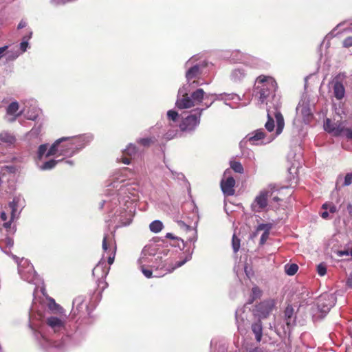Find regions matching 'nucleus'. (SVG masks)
<instances>
[{"label": "nucleus", "instance_id": "obj_61", "mask_svg": "<svg viewBox=\"0 0 352 352\" xmlns=\"http://www.w3.org/2000/svg\"><path fill=\"white\" fill-rule=\"evenodd\" d=\"M211 94L212 95V96H210L208 98L204 99V100H210V102L212 100L215 99L216 98V96L217 94Z\"/></svg>", "mask_w": 352, "mask_h": 352}, {"label": "nucleus", "instance_id": "obj_16", "mask_svg": "<svg viewBox=\"0 0 352 352\" xmlns=\"http://www.w3.org/2000/svg\"><path fill=\"white\" fill-rule=\"evenodd\" d=\"M336 298L333 294H324L320 296L318 301V309L322 314L326 315L335 305Z\"/></svg>", "mask_w": 352, "mask_h": 352}, {"label": "nucleus", "instance_id": "obj_6", "mask_svg": "<svg viewBox=\"0 0 352 352\" xmlns=\"http://www.w3.org/2000/svg\"><path fill=\"white\" fill-rule=\"evenodd\" d=\"M197 60V56H194L186 63L185 67L188 68L186 72V84L179 89V94H186V92L204 84V80L199 78L204 65L200 63L195 64Z\"/></svg>", "mask_w": 352, "mask_h": 352}, {"label": "nucleus", "instance_id": "obj_21", "mask_svg": "<svg viewBox=\"0 0 352 352\" xmlns=\"http://www.w3.org/2000/svg\"><path fill=\"white\" fill-rule=\"evenodd\" d=\"M21 111H19V103L17 102H12L6 108L4 119L7 122H12L21 115Z\"/></svg>", "mask_w": 352, "mask_h": 352}, {"label": "nucleus", "instance_id": "obj_44", "mask_svg": "<svg viewBox=\"0 0 352 352\" xmlns=\"http://www.w3.org/2000/svg\"><path fill=\"white\" fill-rule=\"evenodd\" d=\"M252 295L253 299L259 298L261 296V290L257 286H254L252 289Z\"/></svg>", "mask_w": 352, "mask_h": 352}, {"label": "nucleus", "instance_id": "obj_63", "mask_svg": "<svg viewBox=\"0 0 352 352\" xmlns=\"http://www.w3.org/2000/svg\"><path fill=\"white\" fill-rule=\"evenodd\" d=\"M166 237L167 239H175V236H173V234H171V233H167V234H166Z\"/></svg>", "mask_w": 352, "mask_h": 352}, {"label": "nucleus", "instance_id": "obj_14", "mask_svg": "<svg viewBox=\"0 0 352 352\" xmlns=\"http://www.w3.org/2000/svg\"><path fill=\"white\" fill-rule=\"evenodd\" d=\"M67 319V314L59 316H50L46 318L45 322L54 333H58L65 330Z\"/></svg>", "mask_w": 352, "mask_h": 352}, {"label": "nucleus", "instance_id": "obj_39", "mask_svg": "<svg viewBox=\"0 0 352 352\" xmlns=\"http://www.w3.org/2000/svg\"><path fill=\"white\" fill-rule=\"evenodd\" d=\"M232 246L235 253L237 252L240 248V239H238L234 234L232 236Z\"/></svg>", "mask_w": 352, "mask_h": 352}, {"label": "nucleus", "instance_id": "obj_64", "mask_svg": "<svg viewBox=\"0 0 352 352\" xmlns=\"http://www.w3.org/2000/svg\"><path fill=\"white\" fill-rule=\"evenodd\" d=\"M65 163L69 164V166H74V162L73 160H66Z\"/></svg>", "mask_w": 352, "mask_h": 352}, {"label": "nucleus", "instance_id": "obj_18", "mask_svg": "<svg viewBox=\"0 0 352 352\" xmlns=\"http://www.w3.org/2000/svg\"><path fill=\"white\" fill-rule=\"evenodd\" d=\"M230 170L227 169L223 173V177L221 181V188L224 195L231 196L234 194V187L235 179L230 175Z\"/></svg>", "mask_w": 352, "mask_h": 352}, {"label": "nucleus", "instance_id": "obj_19", "mask_svg": "<svg viewBox=\"0 0 352 352\" xmlns=\"http://www.w3.org/2000/svg\"><path fill=\"white\" fill-rule=\"evenodd\" d=\"M276 304V300L271 298L261 302L256 306V311L259 318H267L275 308Z\"/></svg>", "mask_w": 352, "mask_h": 352}, {"label": "nucleus", "instance_id": "obj_48", "mask_svg": "<svg viewBox=\"0 0 352 352\" xmlns=\"http://www.w3.org/2000/svg\"><path fill=\"white\" fill-rule=\"evenodd\" d=\"M351 184H352V173H348L346 175V176L344 177L343 186H349Z\"/></svg>", "mask_w": 352, "mask_h": 352}, {"label": "nucleus", "instance_id": "obj_33", "mask_svg": "<svg viewBox=\"0 0 352 352\" xmlns=\"http://www.w3.org/2000/svg\"><path fill=\"white\" fill-rule=\"evenodd\" d=\"M156 142L155 137H147L143 138H139L137 140V143L144 147H148L150 145L154 144Z\"/></svg>", "mask_w": 352, "mask_h": 352}, {"label": "nucleus", "instance_id": "obj_52", "mask_svg": "<svg viewBox=\"0 0 352 352\" xmlns=\"http://www.w3.org/2000/svg\"><path fill=\"white\" fill-rule=\"evenodd\" d=\"M343 45L346 47L352 46V36L345 38L343 41Z\"/></svg>", "mask_w": 352, "mask_h": 352}, {"label": "nucleus", "instance_id": "obj_36", "mask_svg": "<svg viewBox=\"0 0 352 352\" xmlns=\"http://www.w3.org/2000/svg\"><path fill=\"white\" fill-rule=\"evenodd\" d=\"M298 270V266L295 264H287L285 265V272L289 276L294 275Z\"/></svg>", "mask_w": 352, "mask_h": 352}, {"label": "nucleus", "instance_id": "obj_32", "mask_svg": "<svg viewBox=\"0 0 352 352\" xmlns=\"http://www.w3.org/2000/svg\"><path fill=\"white\" fill-rule=\"evenodd\" d=\"M19 203V199H14L9 204V208L11 210V219L13 220L19 217V212H17V206Z\"/></svg>", "mask_w": 352, "mask_h": 352}, {"label": "nucleus", "instance_id": "obj_43", "mask_svg": "<svg viewBox=\"0 0 352 352\" xmlns=\"http://www.w3.org/2000/svg\"><path fill=\"white\" fill-rule=\"evenodd\" d=\"M8 216L6 212H2L0 216V220L3 222V226L6 228H9L10 227V221H7Z\"/></svg>", "mask_w": 352, "mask_h": 352}, {"label": "nucleus", "instance_id": "obj_57", "mask_svg": "<svg viewBox=\"0 0 352 352\" xmlns=\"http://www.w3.org/2000/svg\"><path fill=\"white\" fill-rule=\"evenodd\" d=\"M7 48H8L7 46L0 47V58L4 55L5 52L6 51Z\"/></svg>", "mask_w": 352, "mask_h": 352}, {"label": "nucleus", "instance_id": "obj_53", "mask_svg": "<svg viewBox=\"0 0 352 352\" xmlns=\"http://www.w3.org/2000/svg\"><path fill=\"white\" fill-rule=\"evenodd\" d=\"M246 352H263V349L259 347L250 348L245 346Z\"/></svg>", "mask_w": 352, "mask_h": 352}, {"label": "nucleus", "instance_id": "obj_41", "mask_svg": "<svg viewBox=\"0 0 352 352\" xmlns=\"http://www.w3.org/2000/svg\"><path fill=\"white\" fill-rule=\"evenodd\" d=\"M166 166L170 170L173 179L178 180H184L185 179V176L183 173L173 170L168 166Z\"/></svg>", "mask_w": 352, "mask_h": 352}, {"label": "nucleus", "instance_id": "obj_22", "mask_svg": "<svg viewBox=\"0 0 352 352\" xmlns=\"http://www.w3.org/2000/svg\"><path fill=\"white\" fill-rule=\"evenodd\" d=\"M284 320L286 323L287 328L290 331L291 329L296 325V314L294 307L289 305L284 311Z\"/></svg>", "mask_w": 352, "mask_h": 352}, {"label": "nucleus", "instance_id": "obj_27", "mask_svg": "<svg viewBox=\"0 0 352 352\" xmlns=\"http://www.w3.org/2000/svg\"><path fill=\"white\" fill-rule=\"evenodd\" d=\"M34 336H35V338L37 340L38 342L39 343V344L43 348H47L49 346H54V347H56L58 349L63 348V346L59 344L52 343L48 338H47L45 336H44L41 332L35 331Z\"/></svg>", "mask_w": 352, "mask_h": 352}, {"label": "nucleus", "instance_id": "obj_3", "mask_svg": "<svg viewBox=\"0 0 352 352\" xmlns=\"http://www.w3.org/2000/svg\"><path fill=\"white\" fill-rule=\"evenodd\" d=\"M23 118L35 122L34 126L26 133L23 140L27 151L30 154L40 142L39 135L43 125L42 110L38 107L36 100L30 98L23 101Z\"/></svg>", "mask_w": 352, "mask_h": 352}, {"label": "nucleus", "instance_id": "obj_17", "mask_svg": "<svg viewBox=\"0 0 352 352\" xmlns=\"http://www.w3.org/2000/svg\"><path fill=\"white\" fill-rule=\"evenodd\" d=\"M102 250L104 253L108 254V263L109 265L113 264L116 252V246L113 238L109 234H105L103 237Z\"/></svg>", "mask_w": 352, "mask_h": 352}, {"label": "nucleus", "instance_id": "obj_28", "mask_svg": "<svg viewBox=\"0 0 352 352\" xmlns=\"http://www.w3.org/2000/svg\"><path fill=\"white\" fill-rule=\"evenodd\" d=\"M85 298L83 296H80L75 298L73 300V307L71 314L73 316L78 315L84 307Z\"/></svg>", "mask_w": 352, "mask_h": 352}, {"label": "nucleus", "instance_id": "obj_38", "mask_svg": "<svg viewBox=\"0 0 352 352\" xmlns=\"http://www.w3.org/2000/svg\"><path fill=\"white\" fill-rule=\"evenodd\" d=\"M231 168L236 173H243V167L242 164L239 162H230Z\"/></svg>", "mask_w": 352, "mask_h": 352}, {"label": "nucleus", "instance_id": "obj_7", "mask_svg": "<svg viewBox=\"0 0 352 352\" xmlns=\"http://www.w3.org/2000/svg\"><path fill=\"white\" fill-rule=\"evenodd\" d=\"M189 92L186 94H179L176 101V106L180 109H188L202 103L204 99L208 98L212 95L206 94L202 89H197L188 96Z\"/></svg>", "mask_w": 352, "mask_h": 352}, {"label": "nucleus", "instance_id": "obj_24", "mask_svg": "<svg viewBox=\"0 0 352 352\" xmlns=\"http://www.w3.org/2000/svg\"><path fill=\"white\" fill-rule=\"evenodd\" d=\"M331 87L333 90V96L338 100L344 98L345 94V89L343 84L339 81L338 77H336L331 82Z\"/></svg>", "mask_w": 352, "mask_h": 352}, {"label": "nucleus", "instance_id": "obj_23", "mask_svg": "<svg viewBox=\"0 0 352 352\" xmlns=\"http://www.w3.org/2000/svg\"><path fill=\"white\" fill-rule=\"evenodd\" d=\"M244 315L245 313L242 308L236 309L235 313L236 322L238 327V330L240 332L245 331L249 324L246 316Z\"/></svg>", "mask_w": 352, "mask_h": 352}, {"label": "nucleus", "instance_id": "obj_9", "mask_svg": "<svg viewBox=\"0 0 352 352\" xmlns=\"http://www.w3.org/2000/svg\"><path fill=\"white\" fill-rule=\"evenodd\" d=\"M206 109V106L204 108H197L191 113L183 118L179 124V129L182 131L186 133L194 132L200 124L201 117L203 111Z\"/></svg>", "mask_w": 352, "mask_h": 352}, {"label": "nucleus", "instance_id": "obj_12", "mask_svg": "<svg viewBox=\"0 0 352 352\" xmlns=\"http://www.w3.org/2000/svg\"><path fill=\"white\" fill-rule=\"evenodd\" d=\"M324 129L326 131L334 136H344L352 140V126L345 128L342 123H333L329 118L324 122Z\"/></svg>", "mask_w": 352, "mask_h": 352}, {"label": "nucleus", "instance_id": "obj_59", "mask_svg": "<svg viewBox=\"0 0 352 352\" xmlns=\"http://www.w3.org/2000/svg\"><path fill=\"white\" fill-rule=\"evenodd\" d=\"M29 47L28 43L25 41V36H23V52Z\"/></svg>", "mask_w": 352, "mask_h": 352}, {"label": "nucleus", "instance_id": "obj_54", "mask_svg": "<svg viewBox=\"0 0 352 352\" xmlns=\"http://www.w3.org/2000/svg\"><path fill=\"white\" fill-rule=\"evenodd\" d=\"M338 255L340 256H348L350 255V252H349L348 250L339 251L338 252Z\"/></svg>", "mask_w": 352, "mask_h": 352}, {"label": "nucleus", "instance_id": "obj_35", "mask_svg": "<svg viewBox=\"0 0 352 352\" xmlns=\"http://www.w3.org/2000/svg\"><path fill=\"white\" fill-rule=\"evenodd\" d=\"M179 226L182 228H184L187 231H192V234H193V236L192 237H190L188 239V240L190 241H193V242H195L197 241V230H192L189 226L186 225L184 222L183 221H179Z\"/></svg>", "mask_w": 352, "mask_h": 352}, {"label": "nucleus", "instance_id": "obj_30", "mask_svg": "<svg viewBox=\"0 0 352 352\" xmlns=\"http://www.w3.org/2000/svg\"><path fill=\"white\" fill-rule=\"evenodd\" d=\"M48 307L51 311H54V313L58 315L65 316V314H67L65 310L60 305L57 304L52 298H49Z\"/></svg>", "mask_w": 352, "mask_h": 352}, {"label": "nucleus", "instance_id": "obj_11", "mask_svg": "<svg viewBox=\"0 0 352 352\" xmlns=\"http://www.w3.org/2000/svg\"><path fill=\"white\" fill-rule=\"evenodd\" d=\"M313 118L312 110L311 109L309 101L306 99H302L297 107L296 115L294 118V123H305L308 124Z\"/></svg>", "mask_w": 352, "mask_h": 352}, {"label": "nucleus", "instance_id": "obj_26", "mask_svg": "<svg viewBox=\"0 0 352 352\" xmlns=\"http://www.w3.org/2000/svg\"><path fill=\"white\" fill-rule=\"evenodd\" d=\"M279 111L278 108V104H276L274 109H272L270 107L267 108V121L265 124V129L267 130V133H274L273 131L274 129V121L273 119V116L275 117L274 113L276 111Z\"/></svg>", "mask_w": 352, "mask_h": 352}, {"label": "nucleus", "instance_id": "obj_45", "mask_svg": "<svg viewBox=\"0 0 352 352\" xmlns=\"http://www.w3.org/2000/svg\"><path fill=\"white\" fill-rule=\"evenodd\" d=\"M178 133V131L177 129L175 130H169L165 135V138L167 140H171L177 136Z\"/></svg>", "mask_w": 352, "mask_h": 352}, {"label": "nucleus", "instance_id": "obj_34", "mask_svg": "<svg viewBox=\"0 0 352 352\" xmlns=\"http://www.w3.org/2000/svg\"><path fill=\"white\" fill-rule=\"evenodd\" d=\"M163 223L160 220H155L149 225L150 230L154 233L160 232L163 228Z\"/></svg>", "mask_w": 352, "mask_h": 352}, {"label": "nucleus", "instance_id": "obj_42", "mask_svg": "<svg viewBox=\"0 0 352 352\" xmlns=\"http://www.w3.org/2000/svg\"><path fill=\"white\" fill-rule=\"evenodd\" d=\"M167 117L169 120H172L173 122H177L179 118L178 113L175 110H169L167 112Z\"/></svg>", "mask_w": 352, "mask_h": 352}, {"label": "nucleus", "instance_id": "obj_37", "mask_svg": "<svg viewBox=\"0 0 352 352\" xmlns=\"http://www.w3.org/2000/svg\"><path fill=\"white\" fill-rule=\"evenodd\" d=\"M0 140L1 142L12 144L15 141V138L13 135L8 133H2L0 134Z\"/></svg>", "mask_w": 352, "mask_h": 352}, {"label": "nucleus", "instance_id": "obj_13", "mask_svg": "<svg viewBox=\"0 0 352 352\" xmlns=\"http://www.w3.org/2000/svg\"><path fill=\"white\" fill-rule=\"evenodd\" d=\"M231 61L241 62L245 65L255 67L258 65L259 60L254 56L243 53L239 50L232 51L229 56Z\"/></svg>", "mask_w": 352, "mask_h": 352}, {"label": "nucleus", "instance_id": "obj_49", "mask_svg": "<svg viewBox=\"0 0 352 352\" xmlns=\"http://www.w3.org/2000/svg\"><path fill=\"white\" fill-rule=\"evenodd\" d=\"M317 272L320 276H324L327 272L326 267L322 264L318 265L317 267Z\"/></svg>", "mask_w": 352, "mask_h": 352}, {"label": "nucleus", "instance_id": "obj_15", "mask_svg": "<svg viewBox=\"0 0 352 352\" xmlns=\"http://www.w3.org/2000/svg\"><path fill=\"white\" fill-rule=\"evenodd\" d=\"M24 276H25V280L28 283L36 285L34 289V292L40 284L43 283L42 280L34 271L33 265L30 263L28 260L23 259V277Z\"/></svg>", "mask_w": 352, "mask_h": 352}, {"label": "nucleus", "instance_id": "obj_58", "mask_svg": "<svg viewBox=\"0 0 352 352\" xmlns=\"http://www.w3.org/2000/svg\"><path fill=\"white\" fill-rule=\"evenodd\" d=\"M321 217L323 219H327L329 217V211H327V210H324V211L321 213Z\"/></svg>", "mask_w": 352, "mask_h": 352}, {"label": "nucleus", "instance_id": "obj_60", "mask_svg": "<svg viewBox=\"0 0 352 352\" xmlns=\"http://www.w3.org/2000/svg\"><path fill=\"white\" fill-rule=\"evenodd\" d=\"M122 162L125 164H129L131 163L130 160L127 157H123Z\"/></svg>", "mask_w": 352, "mask_h": 352}, {"label": "nucleus", "instance_id": "obj_20", "mask_svg": "<svg viewBox=\"0 0 352 352\" xmlns=\"http://www.w3.org/2000/svg\"><path fill=\"white\" fill-rule=\"evenodd\" d=\"M215 100H223V101H224V102L226 105H228L230 107L234 108V107L231 106L227 102L230 101V100L238 102V101L241 100V98L239 95L234 94V93H231V94L223 93V94L217 95L216 98L212 100L210 102L208 103L207 102H205L204 103H203V105L206 106V109H208L212 104V103Z\"/></svg>", "mask_w": 352, "mask_h": 352}, {"label": "nucleus", "instance_id": "obj_51", "mask_svg": "<svg viewBox=\"0 0 352 352\" xmlns=\"http://www.w3.org/2000/svg\"><path fill=\"white\" fill-rule=\"evenodd\" d=\"M269 235H270V232H268V231L264 232L262 234L261 239H260V243L261 245H263L266 242V241L269 238Z\"/></svg>", "mask_w": 352, "mask_h": 352}, {"label": "nucleus", "instance_id": "obj_5", "mask_svg": "<svg viewBox=\"0 0 352 352\" xmlns=\"http://www.w3.org/2000/svg\"><path fill=\"white\" fill-rule=\"evenodd\" d=\"M276 121L275 133H267L263 129L255 130L248 134L245 140L251 145H265L272 142L276 136L280 134L283 130L285 122L283 117L280 111L274 113Z\"/></svg>", "mask_w": 352, "mask_h": 352}, {"label": "nucleus", "instance_id": "obj_8", "mask_svg": "<svg viewBox=\"0 0 352 352\" xmlns=\"http://www.w3.org/2000/svg\"><path fill=\"white\" fill-rule=\"evenodd\" d=\"M160 248L155 244H148L143 248L138 260L140 266H148L150 268H158L162 259Z\"/></svg>", "mask_w": 352, "mask_h": 352}, {"label": "nucleus", "instance_id": "obj_55", "mask_svg": "<svg viewBox=\"0 0 352 352\" xmlns=\"http://www.w3.org/2000/svg\"><path fill=\"white\" fill-rule=\"evenodd\" d=\"M346 210L350 214V216H352V204L350 203H348L346 205Z\"/></svg>", "mask_w": 352, "mask_h": 352}, {"label": "nucleus", "instance_id": "obj_62", "mask_svg": "<svg viewBox=\"0 0 352 352\" xmlns=\"http://www.w3.org/2000/svg\"><path fill=\"white\" fill-rule=\"evenodd\" d=\"M217 344V340L216 339H212L210 342V347H212L213 346H216Z\"/></svg>", "mask_w": 352, "mask_h": 352}, {"label": "nucleus", "instance_id": "obj_47", "mask_svg": "<svg viewBox=\"0 0 352 352\" xmlns=\"http://www.w3.org/2000/svg\"><path fill=\"white\" fill-rule=\"evenodd\" d=\"M272 228V225L269 223H262L258 225L257 228V230H264V232H270V229Z\"/></svg>", "mask_w": 352, "mask_h": 352}, {"label": "nucleus", "instance_id": "obj_10", "mask_svg": "<svg viewBox=\"0 0 352 352\" xmlns=\"http://www.w3.org/2000/svg\"><path fill=\"white\" fill-rule=\"evenodd\" d=\"M275 191V186L270 185L267 188L263 189L256 196L251 204L252 210L254 212H261L267 206V198L272 196Z\"/></svg>", "mask_w": 352, "mask_h": 352}, {"label": "nucleus", "instance_id": "obj_40", "mask_svg": "<svg viewBox=\"0 0 352 352\" xmlns=\"http://www.w3.org/2000/svg\"><path fill=\"white\" fill-rule=\"evenodd\" d=\"M322 208L329 210V212L333 214L338 211L336 206L331 203H325L322 205Z\"/></svg>", "mask_w": 352, "mask_h": 352}, {"label": "nucleus", "instance_id": "obj_46", "mask_svg": "<svg viewBox=\"0 0 352 352\" xmlns=\"http://www.w3.org/2000/svg\"><path fill=\"white\" fill-rule=\"evenodd\" d=\"M148 266H140V268H141V270H142V272L143 273V274L148 278H151L152 277V271L151 270L147 268Z\"/></svg>", "mask_w": 352, "mask_h": 352}, {"label": "nucleus", "instance_id": "obj_31", "mask_svg": "<svg viewBox=\"0 0 352 352\" xmlns=\"http://www.w3.org/2000/svg\"><path fill=\"white\" fill-rule=\"evenodd\" d=\"M124 154L125 155H129L130 156L131 158H135L138 156H139L140 155V151L138 150V148H137V146L131 143L129 144L126 148L124 149V151H123Z\"/></svg>", "mask_w": 352, "mask_h": 352}, {"label": "nucleus", "instance_id": "obj_4", "mask_svg": "<svg viewBox=\"0 0 352 352\" xmlns=\"http://www.w3.org/2000/svg\"><path fill=\"white\" fill-rule=\"evenodd\" d=\"M276 88L277 84L272 77L261 75L256 79L252 96L258 104H265L267 108L272 109V103L273 109L276 104L279 108L278 98L275 95Z\"/></svg>", "mask_w": 352, "mask_h": 352}, {"label": "nucleus", "instance_id": "obj_2", "mask_svg": "<svg viewBox=\"0 0 352 352\" xmlns=\"http://www.w3.org/2000/svg\"><path fill=\"white\" fill-rule=\"evenodd\" d=\"M94 140L91 133H83L74 136L62 137L57 139L50 147L47 144L38 146L35 161L41 170H50L65 158H70L80 153Z\"/></svg>", "mask_w": 352, "mask_h": 352}, {"label": "nucleus", "instance_id": "obj_56", "mask_svg": "<svg viewBox=\"0 0 352 352\" xmlns=\"http://www.w3.org/2000/svg\"><path fill=\"white\" fill-rule=\"evenodd\" d=\"M347 285L352 288V272L350 274L348 279H347Z\"/></svg>", "mask_w": 352, "mask_h": 352}, {"label": "nucleus", "instance_id": "obj_50", "mask_svg": "<svg viewBox=\"0 0 352 352\" xmlns=\"http://www.w3.org/2000/svg\"><path fill=\"white\" fill-rule=\"evenodd\" d=\"M190 258H191V256L190 255L186 256L185 259H184L182 261H177L176 263V264H175V266L173 267V270H174V269L177 268V267H179L182 266L184 264H185Z\"/></svg>", "mask_w": 352, "mask_h": 352}, {"label": "nucleus", "instance_id": "obj_29", "mask_svg": "<svg viewBox=\"0 0 352 352\" xmlns=\"http://www.w3.org/2000/svg\"><path fill=\"white\" fill-rule=\"evenodd\" d=\"M252 331L255 336V339L260 342L263 336V327L260 320L253 323L251 326Z\"/></svg>", "mask_w": 352, "mask_h": 352}, {"label": "nucleus", "instance_id": "obj_25", "mask_svg": "<svg viewBox=\"0 0 352 352\" xmlns=\"http://www.w3.org/2000/svg\"><path fill=\"white\" fill-rule=\"evenodd\" d=\"M246 76L247 70L245 66H239L232 70L230 80L234 82H241Z\"/></svg>", "mask_w": 352, "mask_h": 352}, {"label": "nucleus", "instance_id": "obj_1", "mask_svg": "<svg viewBox=\"0 0 352 352\" xmlns=\"http://www.w3.org/2000/svg\"><path fill=\"white\" fill-rule=\"evenodd\" d=\"M127 168L120 170L118 175H113L105 190V199L100 203L112 218L116 228L130 225L135 215V202L139 197V187L135 183H125L124 173Z\"/></svg>", "mask_w": 352, "mask_h": 352}]
</instances>
